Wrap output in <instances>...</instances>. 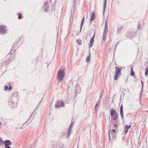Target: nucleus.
Segmentation results:
<instances>
[{"mask_svg": "<svg viewBox=\"0 0 148 148\" xmlns=\"http://www.w3.org/2000/svg\"><path fill=\"white\" fill-rule=\"evenodd\" d=\"M65 72L64 70L61 69L59 70L57 74V77L59 82L62 81L63 78L64 77Z\"/></svg>", "mask_w": 148, "mask_h": 148, "instance_id": "1", "label": "nucleus"}, {"mask_svg": "<svg viewBox=\"0 0 148 148\" xmlns=\"http://www.w3.org/2000/svg\"><path fill=\"white\" fill-rule=\"evenodd\" d=\"M122 68L120 69L118 67H115V71L114 77V79L117 80L118 77H120L121 75V71Z\"/></svg>", "mask_w": 148, "mask_h": 148, "instance_id": "2", "label": "nucleus"}, {"mask_svg": "<svg viewBox=\"0 0 148 148\" xmlns=\"http://www.w3.org/2000/svg\"><path fill=\"white\" fill-rule=\"evenodd\" d=\"M108 33V23H107V20H106V21L105 23V29H104V31L103 33V40H105V37L106 36V35Z\"/></svg>", "mask_w": 148, "mask_h": 148, "instance_id": "3", "label": "nucleus"}, {"mask_svg": "<svg viewBox=\"0 0 148 148\" xmlns=\"http://www.w3.org/2000/svg\"><path fill=\"white\" fill-rule=\"evenodd\" d=\"M64 104L63 102L61 101H57L55 105V107L56 108H59L60 107H63Z\"/></svg>", "mask_w": 148, "mask_h": 148, "instance_id": "4", "label": "nucleus"}, {"mask_svg": "<svg viewBox=\"0 0 148 148\" xmlns=\"http://www.w3.org/2000/svg\"><path fill=\"white\" fill-rule=\"evenodd\" d=\"M0 32L1 34H4L6 32V27L4 25L0 26Z\"/></svg>", "mask_w": 148, "mask_h": 148, "instance_id": "5", "label": "nucleus"}, {"mask_svg": "<svg viewBox=\"0 0 148 148\" xmlns=\"http://www.w3.org/2000/svg\"><path fill=\"white\" fill-rule=\"evenodd\" d=\"M75 88L76 92H77V93H79L81 91V89L79 85L77 84L75 87Z\"/></svg>", "mask_w": 148, "mask_h": 148, "instance_id": "6", "label": "nucleus"}, {"mask_svg": "<svg viewBox=\"0 0 148 148\" xmlns=\"http://www.w3.org/2000/svg\"><path fill=\"white\" fill-rule=\"evenodd\" d=\"M110 115L111 116H113L114 115L117 114L116 111L113 108H111L110 110Z\"/></svg>", "mask_w": 148, "mask_h": 148, "instance_id": "7", "label": "nucleus"}, {"mask_svg": "<svg viewBox=\"0 0 148 148\" xmlns=\"http://www.w3.org/2000/svg\"><path fill=\"white\" fill-rule=\"evenodd\" d=\"M4 143L5 145H9L11 144V143L10 141L9 140H5L4 142Z\"/></svg>", "mask_w": 148, "mask_h": 148, "instance_id": "8", "label": "nucleus"}, {"mask_svg": "<svg viewBox=\"0 0 148 148\" xmlns=\"http://www.w3.org/2000/svg\"><path fill=\"white\" fill-rule=\"evenodd\" d=\"M95 14L94 12H93L91 15V18H90V20L93 21L95 18Z\"/></svg>", "mask_w": 148, "mask_h": 148, "instance_id": "9", "label": "nucleus"}, {"mask_svg": "<svg viewBox=\"0 0 148 148\" xmlns=\"http://www.w3.org/2000/svg\"><path fill=\"white\" fill-rule=\"evenodd\" d=\"M58 146H57L56 148H64V145L62 144H58Z\"/></svg>", "mask_w": 148, "mask_h": 148, "instance_id": "10", "label": "nucleus"}, {"mask_svg": "<svg viewBox=\"0 0 148 148\" xmlns=\"http://www.w3.org/2000/svg\"><path fill=\"white\" fill-rule=\"evenodd\" d=\"M124 129L125 130L124 131L125 134H126L127 133L129 129L128 127H127V125H126L125 126Z\"/></svg>", "mask_w": 148, "mask_h": 148, "instance_id": "11", "label": "nucleus"}, {"mask_svg": "<svg viewBox=\"0 0 148 148\" xmlns=\"http://www.w3.org/2000/svg\"><path fill=\"white\" fill-rule=\"evenodd\" d=\"M106 0H105L104 2V5H103V14H104V12L105 11V10L106 8Z\"/></svg>", "mask_w": 148, "mask_h": 148, "instance_id": "12", "label": "nucleus"}, {"mask_svg": "<svg viewBox=\"0 0 148 148\" xmlns=\"http://www.w3.org/2000/svg\"><path fill=\"white\" fill-rule=\"evenodd\" d=\"M118 118V116L117 114H116L114 116V115L113 117V119L114 120L116 121Z\"/></svg>", "mask_w": 148, "mask_h": 148, "instance_id": "13", "label": "nucleus"}, {"mask_svg": "<svg viewBox=\"0 0 148 148\" xmlns=\"http://www.w3.org/2000/svg\"><path fill=\"white\" fill-rule=\"evenodd\" d=\"M90 54L89 53L86 59V61L87 62H89V59L90 58Z\"/></svg>", "mask_w": 148, "mask_h": 148, "instance_id": "14", "label": "nucleus"}, {"mask_svg": "<svg viewBox=\"0 0 148 148\" xmlns=\"http://www.w3.org/2000/svg\"><path fill=\"white\" fill-rule=\"evenodd\" d=\"M120 115L122 119H123V110H120Z\"/></svg>", "mask_w": 148, "mask_h": 148, "instance_id": "15", "label": "nucleus"}, {"mask_svg": "<svg viewBox=\"0 0 148 148\" xmlns=\"http://www.w3.org/2000/svg\"><path fill=\"white\" fill-rule=\"evenodd\" d=\"M93 42H92V41H90V43L89 44V48H90L93 45Z\"/></svg>", "mask_w": 148, "mask_h": 148, "instance_id": "16", "label": "nucleus"}, {"mask_svg": "<svg viewBox=\"0 0 148 148\" xmlns=\"http://www.w3.org/2000/svg\"><path fill=\"white\" fill-rule=\"evenodd\" d=\"M145 74L146 76H147L148 75V67H147L146 70H145Z\"/></svg>", "mask_w": 148, "mask_h": 148, "instance_id": "17", "label": "nucleus"}, {"mask_svg": "<svg viewBox=\"0 0 148 148\" xmlns=\"http://www.w3.org/2000/svg\"><path fill=\"white\" fill-rule=\"evenodd\" d=\"M84 21H81V25H80V32H81V31L82 30V26L83 25V23H84Z\"/></svg>", "mask_w": 148, "mask_h": 148, "instance_id": "18", "label": "nucleus"}, {"mask_svg": "<svg viewBox=\"0 0 148 148\" xmlns=\"http://www.w3.org/2000/svg\"><path fill=\"white\" fill-rule=\"evenodd\" d=\"M77 43H78L79 45H80L82 44V41L81 40H77Z\"/></svg>", "mask_w": 148, "mask_h": 148, "instance_id": "19", "label": "nucleus"}, {"mask_svg": "<svg viewBox=\"0 0 148 148\" xmlns=\"http://www.w3.org/2000/svg\"><path fill=\"white\" fill-rule=\"evenodd\" d=\"M130 75L132 76H134V71H132V69L131 68V72Z\"/></svg>", "mask_w": 148, "mask_h": 148, "instance_id": "20", "label": "nucleus"}, {"mask_svg": "<svg viewBox=\"0 0 148 148\" xmlns=\"http://www.w3.org/2000/svg\"><path fill=\"white\" fill-rule=\"evenodd\" d=\"M95 32L94 33V34L93 36L92 37L90 41H92V42H94V37H95Z\"/></svg>", "mask_w": 148, "mask_h": 148, "instance_id": "21", "label": "nucleus"}, {"mask_svg": "<svg viewBox=\"0 0 148 148\" xmlns=\"http://www.w3.org/2000/svg\"><path fill=\"white\" fill-rule=\"evenodd\" d=\"M68 131H69V132H68V133H67V136H66L67 138L68 137H69V136H70V132H71V130L70 129L69 130V129H68Z\"/></svg>", "mask_w": 148, "mask_h": 148, "instance_id": "22", "label": "nucleus"}, {"mask_svg": "<svg viewBox=\"0 0 148 148\" xmlns=\"http://www.w3.org/2000/svg\"><path fill=\"white\" fill-rule=\"evenodd\" d=\"M74 124V122H72L71 123V124L69 128V130H70V129L71 130V127H72V126Z\"/></svg>", "mask_w": 148, "mask_h": 148, "instance_id": "23", "label": "nucleus"}, {"mask_svg": "<svg viewBox=\"0 0 148 148\" xmlns=\"http://www.w3.org/2000/svg\"><path fill=\"white\" fill-rule=\"evenodd\" d=\"M3 140L0 137V145H1L3 144Z\"/></svg>", "mask_w": 148, "mask_h": 148, "instance_id": "24", "label": "nucleus"}, {"mask_svg": "<svg viewBox=\"0 0 148 148\" xmlns=\"http://www.w3.org/2000/svg\"><path fill=\"white\" fill-rule=\"evenodd\" d=\"M140 27H141V24L140 23H139L137 25V27L138 29H140Z\"/></svg>", "mask_w": 148, "mask_h": 148, "instance_id": "25", "label": "nucleus"}, {"mask_svg": "<svg viewBox=\"0 0 148 148\" xmlns=\"http://www.w3.org/2000/svg\"><path fill=\"white\" fill-rule=\"evenodd\" d=\"M44 6L45 7V8H47L48 3L45 2V5H44Z\"/></svg>", "mask_w": 148, "mask_h": 148, "instance_id": "26", "label": "nucleus"}, {"mask_svg": "<svg viewBox=\"0 0 148 148\" xmlns=\"http://www.w3.org/2000/svg\"><path fill=\"white\" fill-rule=\"evenodd\" d=\"M103 95V94H102V93L101 92L100 95V97H99V99H101Z\"/></svg>", "mask_w": 148, "mask_h": 148, "instance_id": "27", "label": "nucleus"}, {"mask_svg": "<svg viewBox=\"0 0 148 148\" xmlns=\"http://www.w3.org/2000/svg\"><path fill=\"white\" fill-rule=\"evenodd\" d=\"M18 18L19 19H20L21 18V15L20 13H19L18 14Z\"/></svg>", "mask_w": 148, "mask_h": 148, "instance_id": "28", "label": "nucleus"}, {"mask_svg": "<svg viewBox=\"0 0 148 148\" xmlns=\"http://www.w3.org/2000/svg\"><path fill=\"white\" fill-rule=\"evenodd\" d=\"M101 99H99V100H98V101H97V103H98V104L99 105H100V103H101Z\"/></svg>", "mask_w": 148, "mask_h": 148, "instance_id": "29", "label": "nucleus"}, {"mask_svg": "<svg viewBox=\"0 0 148 148\" xmlns=\"http://www.w3.org/2000/svg\"><path fill=\"white\" fill-rule=\"evenodd\" d=\"M8 87L7 86H5V88L4 89V90H8Z\"/></svg>", "mask_w": 148, "mask_h": 148, "instance_id": "30", "label": "nucleus"}, {"mask_svg": "<svg viewBox=\"0 0 148 148\" xmlns=\"http://www.w3.org/2000/svg\"><path fill=\"white\" fill-rule=\"evenodd\" d=\"M141 84L142 85V90L143 89V84L144 83H143V82L142 81H141Z\"/></svg>", "mask_w": 148, "mask_h": 148, "instance_id": "31", "label": "nucleus"}, {"mask_svg": "<svg viewBox=\"0 0 148 148\" xmlns=\"http://www.w3.org/2000/svg\"><path fill=\"white\" fill-rule=\"evenodd\" d=\"M120 110H123V105H121L120 107Z\"/></svg>", "mask_w": 148, "mask_h": 148, "instance_id": "32", "label": "nucleus"}, {"mask_svg": "<svg viewBox=\"0 0 148 148\" xmlns=\"http://www.w3.org/2000/svg\"><path fill=\"white\" fill-rule=\"evenodd\" d=\"M12 86H9V87L8 88V90H11V89H12Z\"/></svg>", "mask_w": 148, "mask_h": 148, "instance_id": "33", "label": "nucleus"}, {"mask_svg": "<svg viewBox=\"0 0 148 148\" xmlns=\"http://www.w3.org/2000/svg\"><path fill=\"white\" fill-rule=\"evenodd\" d=\"M97 109H98V107H95V111H97Z\"/></svg>", "mask_w": 148, "mask_h": 148, "instance_id": "34", "label": "nucleus"}, {"mask_svg": "<svg viewBox=\"0 0 148 148\" xmlns=\"http://www.w3.org/2000/svg\"><path fill=\"white\" fill-rule=\"evenodd\" d=\"M133 36H131V37H134V36H135L136 35V33L135 32L133 33Z\"/></svg>", "mask_w": 148, "mask_h": 148, "instance_id": "35", "label": "nucleus"}, {"mask_svg": "<svg viewBox=\"0 0 148 148\" xmlns=\"http://www.w3.org/2000/svg\"><path fill=\"white\" fill-rule=\"evenodd\" d=\"M112 132L114 133H115L116 132L115 130L113 129L112 130Z\"/></svg>", "mask_w": 148, "mask_h": 148, "instance_id": "36", "label": "nucleus"}, {"mask_svg": "<svg viewBox=\"0 0 148 148\" xmlns=\"http://www.w3.org/2000/svg\"><path fill=\"white\" fill-rule=\"evenodd\" d=\"M47 8H45V10L46 12H47Z\"/></svg>", "mask_w": 148, "mask_h": 148, "instance_id": "37", "label": "nucleus"}, {"mask_svg": "<svg viewBox=\"0 0 148 148\" xmlns=\"http://www.w3.org/2000/svg\"><path fill=\"white\" fill-rule=\"evenodd\" d=\"M98 105V103H97L96 104V105H95V107H97Z\"/></svg>", "mask_w": 148, "mask_h": 148, "instance_id": "38", "label": "nucleus"}, {"mask_svg": "<svg viewBox=\"0 0 148 148\" xmlns=\"http://www.w3.org/2000/svg\"><path fill=\"white\" fill-rule=\"evenodd\" d=\"M108 136H109V137L110 138V134L109 132L108 133Z\"/></svg>", "mask_w": 148, "mask_h": 148, "instance_id": "39", "label": "nucleus"}, {"mask_svg": "<svg viewBox=\"0 0 148 148\" xmlns=\"http://www.w3.org/2000/svg\"><path fill=\"white\" fill-rule=\"evenodd\" d=\"M84 17L82 18V21H84Z\"/></svg>", "mask_w": 148, "mask_h": 148, "instance_id": "40", "label": "nucleus"}, {"mask_svg": "<svg viewBox=\"0 0 148 148\" xmlns=\"http://www.w3.org/2000/svg\"><path fill=\"white\" fill-rule=\"evenodd\" d=\"M131 125H127V127H128V128H129L131 126Z\"/></svg>", "mask_w": 148, "mask_h": 148, "instance_id": "41", "label": "nucleus"}, {"mask_svg": "<svg viewBox=\"0 0 148 148\" xmlns=\"http://www.w3.org/2000/svg\"><path fill=\"white\" fill-rule=\"evenodd\" d=\"M122 27H121L120 29H118L117 32H118L121 29Z\"/></svg>", "mask_w": 148, "mask_h": 148, "instance_id": "42", "label": "nucleus"}, {"mask_svg": "<svg viewBox=\"0 0 148 148\" xmlns=\"http://www.w3.org/2000/svg\"><path fill=\"white\" fill-rule=\"evenodd\" d=\"M76 1V0H74V3L75 4V3ZM75 4H74V6H75Z\"/></svg>", "mask_w": 148, "mask_h": 148, "instance_id": "43", "label": "nucleus"}, {"mask_svg": "<svg viewBox=\"0 0 148 148\" xmlns=\"http://www.w3.org/2000/svg\"><path fill=\"white\" fill-rule=\"evenodd\" d=\"M116 125L115 124H114V126L115 127H116Z\"/></svg>", "mask_w": 148, "mask_h": 148, "instance_id": "44", "label": "nucleus"}, {"mask_svg": "<svg viewBox=\"0 0 148 148\" xmlns=\"http://www.w3.org/2000/svg\"><path fill=\"white\" fill-rule=\"evenodd\" d=\"M41 101H40V103H39L38 105H39L40 104V103H41Z\"/></svg>", "mask_w": 148, "mask_h": 148, "instance_id": "45", "label": "nucleus"}, {"mask_svg": "<svg viewBox=\"0 0 148 148\" xmlns=\"http://www.w3.org/2000/svg\"><path fill=\"white\" fill-rule=\"evenodd\" d=\"M1 122H0V125H1Z\"/></svg>", "mask_w": 148, "mask_h": 148, "instance_id": "46", "label": "nucleus"}]
</instances>
